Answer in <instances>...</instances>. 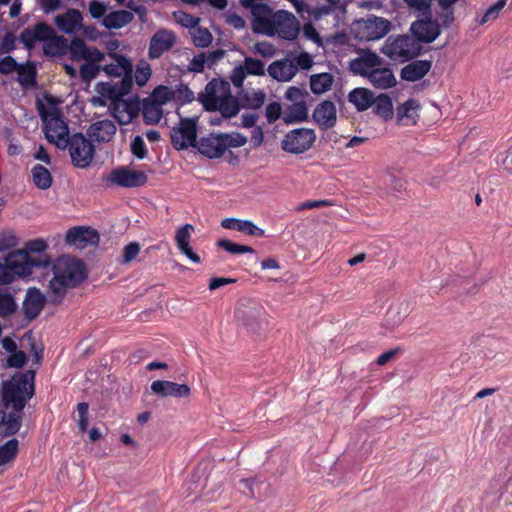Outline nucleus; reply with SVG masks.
<instances>
[{
  "label": "nucleus",
  "mask_w": 512,
  "mask_h": 512,
  "mask_svg": "<svg viewBox=\"0 0 512 512\" xmlns=\"http://www.w3.org/2000/svg\"><path fill=\"white\" fill-rule=\"evenodd\" d=\"M48 244L42 238L28 241L23 249L10 252L6 261L14 279L30 276L37 269H49L50 258L45 254Z\"/></svg>",
  "instance_id": "1"
},
{
  "label": "nucleus",
  "mask_w": 512,
  "mask_h": 512,
  "mask_svg": "<svg viewBox=\"0 0 512 512\" xmlns=\"http://www.w3.org/2000/svg\"><path fill=\"white\" fill-rule=\"evenodd\" d=\"M51 271L53 277L48 283V295L53 302H60L68 288L78 285L85 278L83 263L68 256L58 258Z\"/></svg>",
  "instance_id": "2"
},
{
  "label": "nucleus",
  "mask_w": 512,
  "mask_h": 512,
  "mask_svg": "<svg viewBox=\"0 0 512 512\" xmlns=\"http://www.w3.org/2000/svg\"><path fill=\"white\" fill-rule=\"evenodd\" d=\"M199 100L206 110L219 111L225 118L234 117L240 111L238 100L231 94L230 84L221 79L210 81Z\"/></svg>",
  "instance_id": "3"
},
{
  "label": "nucleus",
  "mask_w": 512,
  "mask_h": 512,
  "mask_svg": "<svg viewBox=\"0 0 512 512\" xmlns=\"http://www.w3.org/2000/svg\"><path fill=\"white\" fill-rule=\"evenodd\" d=\"M33 371L16 373L9 381L3 383L2 405L6 409L22 411L27 401L34 395Z\"/></svg>",
  "instance_id": "4"
},
{
  "label": "nucleus",
  "mask_w": 512,
  "mask_h": 512,
  "mask_svg": "<svg viewBox=\"0 0 512 512\" xmlns=\"http://www.w3.org/2000/svg\"><path fill=\"white\" fill-rule=\"evenodd\" d=\"M37 110L44 123V132L47 140L58 148H66L68 144V126L61 118L56 104L51 101H38Z\"/></svg>",
  "instance_id": "5"
},
{
  "label": "nucleus",
  "mask_w": 512,
  "mask_h": 512,
  "mask_svg": "<svg viewBox=\"0 0 512 512\" xmlns=\"http://www.w3.org/2000/svg\"><path fill=\"white\" fill-rule=\"evenodd\" d=\"M69 53L73 60L86 61L79 70L80 77L85 82H90L102 70L98 63L107 61L105 53L95 47L87 46L83 40L78 38L71 41Z\"/></svg>",
  "instance_id": "6"
},
{
  "label": "nucleus",
  "mask_w": 512,
  "mask_h": 512,
  "mask_svg": "<svg viewBox=\"0 0 512 512\" xmlns=\"http://www.w3.org/2000/svg\"><path fill=\"white\" fill-rule=\"evenodd\" d=\"M420 44L414 38L399 35L386 39L381 52L392 61L405 62L416 57L420 52Z\"/></svg>",
  "instance_id": "7"
},
{
  "label": "nucleus",
  "mask_w": 512,
  "mask_h": 512,
  "mask_svg": "<svg viewBox=\"0 0 512 512\" xmlns=\"http://www.w3.org/2000/svg\"><path fill=\"white\" fill-rule=\"evenodd\" d=\"M235 317L239 324L253 333H260L269 325L268 314L260 304H241L236 310Z\"/></svg>",
  "instance_id": "8"
},
{
  "label": "nucleus",
  "mask_w": 512,
  "mask_h": 512,
  "mask_svg": "<svg viewBox=\"0 0 512 512\" xmlns=\"http://www.w3.org/2000/svg\"><path fill=\"white\" fill-rule=\"evenodd\" d=\"M300 32V25L297 18L286 10H278L275 12L271 22V27L264 35H278L285 40H295Z\"/></svg>",
  "instance_id": "9"
},
{
  "label": "nucleus",
  "mask_w": 512,
  "mask_h": 512,
  "mask_svg": "<svg viewBox=\"0 0 512 512\" xmlns=\"http://www.w3.org/2000/svg\"><path fill=\"white\" fill-rule=\"evenodd\" d=\"M147 175L143 171L134 170L127 166H120L113 169L104 181L108 187L118 186L125 188H135L146 184Z\"/></svg>",
  "instance_id": "10"
},
{
  "label": "nucleus",
  "mask_w": 512,
  "mask_h": 512,
  "mask_svg": "<svg viewBox=\"0 0 512 512\" xmlns=\"http://www.w3.org/2000/svg\"><path fill=\"white\" fill-rule=\"evenodd\" d=\"M72 163L78 168H86L94 158L92 143L82 134H74L67 144Z\"/></svg>",
  "instance_id": "11"
},
{
  "label": "nucleus",
  "mask_w": 512,
  "mask_h": 512,
  "mask_svg": "<svg viewBox=\"0 0 512 512\" xmlns=\"http://www.w3.org/2000/svg\"><path fill=\"white\" fill-rule=\"evenodd\" d=\"M315 140L314 130L308 128L293 129L285 135L282 141V149L293 154L304 153L312 147Z\"/></svg>",
  "instance_id": "12"
},
{
  "label": "nucleus",
  "mask_w": 512,
  "mask_h": 512,
  "mask_svg": "<svg viewBox=\"0 0 512 512\" xmlns=\"http://www.w3.org/2000/svg\"><path fill=\"white\" fill-rule=\"evenodd\" d=\"M355 29L360 40H378L390 31V22L381 17L371 16L357 21Z\"/></svg>",
  "instance_id": "13"
},
{
  "label": "nucleus",
  "mask_w": 512,
  "mask_h": 512,
  "mask_svg": "<svg viewBox=\"0 0 512 512\" xmlns=\"http://www.w3.org/2000/svg\"><path fill=\"white\" fill-rule=\"evenodd\" d=\"M197 137V120L194 118L181 119L179 124L171 131V141L178 149L195 146Z\"/></svg>",
  "instance_id": "14"
},
{
  "label": "nucleus",
  "mask_w": 512,
  "mask_h": 512,
  "mask_svg": "<svg viewBox=\"0 0 512 512\" xmlns=\"http://www.w3.org/2000/svg\"><path fill=\"white\" fill-rule=\"evenodd\" d=\"M240 3L250 8L253 15V30L259 34H265L271 27L275 12L266 4L253 3V0H240Z\"/></svg>",
  "instance_id": "15"
},
{
  "label": "nucleus",
  "mask_w": 512,
  "mask_h": 512,
  "mask_svg": "<svg viewBox=\"0 0 512 512\" xmlns=\"http://www.w3.org/2000/svg\"><path fill=\"white\" fill-rule=\"evenodd\" d=\"M109 62L102 67V71L109 77L129 79L133 83V65L131 61L116 53L108 54Z\"/></svg>",
  "instance_id": "16"
},
{
  "label": "nucleus",
  "mask_w": 512,
  "mask_h": 512,
  "mask_svg": "<svg viewBox=\"0 0 512 512\" xmlns=\"http://www.w3.org/2000/svg\"><path fill=\"white\" fill-rule=\"evenodd\" d=\"M264 63L258 59L246 57L243 64L236 66L230 76L231 82L237 88H241L248 75H264Z\"/></svg>",
  "instance_id": "17"
},
{
  "label": "nucleus",
  "mask_w": 512,
  "mask_h": 512,
  "mask_svg": "<svg viewBox=\"0 0 512 512\" xmlns=\"http://www.w3.org/2000/svg\"><path fill=\"white\" fill-rule=\"evenodd\" d=\"M109 111L119 124L125 125L138 115L139 103L121 97L114 103H110Z\"/></svg>",
  "instance_id": "18"
},
{
  "label": "nucleus",
  "mask_w": 512,
  "mask_h": 512,
  "mask_svg": "<svg viewBox=\"0 0 512 512\" xmlns=\"http://www.w3.org/2000/svg\"><path fill=\"white\" fill-rule=\"evenodd\" d=\"M132 86V82L127 78L125 80H120L119 82H99L96 85L95 90L97 94L107 98L110 103H114L121 97L129 94Z\"/></svg>",
  "instance_id": "19"
},
{
  "label": "nucleus",
  "mask_w": 512,
  "mask_h": 512,
  "mask_svg": "<svg viewBox=\"0 0 512 512\" xmlns=\"http://www.w3.org/2000/svg\"><path fill=\"white\" fill-rule=\"evenodd\" d=\"M383 64V60L373 52H364L359 57L353 59L349 63L351 72L356 75L368 78L378 66Z\"/></svg>",
  "instance_id": "20"
},
{
  "label": "nucleus",
  "mask_w": 512,
  "mask_h": 512,
  "mask_svg": "<svg viewBox=\"0 0 512 512\" xmlns=\"http://www.w3.org/2000/svg\"><path fill=\"white\" fill-rule=\"evenodd\" d=\"M66 241L70 245L84 249L89 245H96L99 242V234L92 228L76 227L67 232Z\"/></svg>",
  "instance_id": "21"
},
{
  "label": "nucleus",
  "mask_w": 512,
  "mask_h": 512,
  "mask_svg": "<svg viewBox=\"0 0 512 512\" xmlns=\"http://www.w3.org/2000/svg\"><path fill=\"white\" fill-rule=\"evenodd\" d=\"M411 32L419 42L431 43L440 35L441 30L437 21L427 17L414 22L411 25Z\"/></svg>",
  "instance_id": "22"
},
{
  "label": "nucleus",
  "mask_w": 512,
  "mask_h": 512,
  "mask_svg": "<svg viewBox=\"0 0 512 512\" xmlns=\"http://www.w3.org/2000/svg\"><path fill=\"white\" fill-rule=\"evenodd\" d=\"M150 388L154 394L161 397L173 396L176 398H187L191 393L188 385L166 380H156L152 382Z\"/></svg>",
  "instance_id": "23"
},
{
  "label": "nucleus",
  "mask_w": 512,
  "mask_h": 512,
  "mask_svg": "<svg viewBox=\"0 0 512 512\" xmlns=\"http://www.w3.org/2000/svg\"><path fill=\"white\" fill-rule=\"evenodd\" d=\"M267 71L273 79L279 82H288L297 74V64L292 58H284L272 62Z\"/></svg>",
  "instance_id": "24"
},
{
  "label": "nucleus",
  "mask_w": 512,
  "mask_h": 512,
  "mask_svg": "<svg viewBox=\"0 0 512 512\" xmlns=\"http://www.w3.org/2000/svg\"><path fill=\"white\" fill-rule=\"evenodd\" d=\"M313 119L321 129L333 127L337 120L335 104L328 100L319 103L314 109Z\"/></svg>",
  "instance_id": "25"
},
{
  "label": "nucleus",
  "mask_w": 512,
  "mask_h": 512,
  "mask_svg": "<svg viewBox=\"0 0 512 512\" xmlns=\"http://www.w3.org/2000/svg\"><path fill=\"white\" fill-rule=\"evenodd\" d=\"M175 43V35L168 30L157 31L150 41L149 57L159 58L164 52L168 51Z\"/></svg>",
  "instance_id": "26"
},
{
  "label": "nucleus",
  "mask_w": 512,
  "mask_h": 512,
  "mask_svg": "<svg viewBox=\"0 0 512 512\" xmlns=\"http://www.w3.org/2000/svg\"><path fill=\"white\" fill-rule=\"evenodd\" d=\"M21 412L16 409H6L1 405L0 409V435H13L20 429Z\"/></svg>",
  "instance_id": "27"
},
{
  "label": "nucleus",
  "mask_w": 512,
  "mask_h": 512,
  "mask_svg": "<svg viewBox=\"0 0 512 512\" xmlns=\"http://www.w3.org/2000/svg\"><path fill=\"white\" fill-rule=\"evenodd\" d=\"M117 128L109 119L99 120L91 124L87 130L88 136L96 142H109L116 134Z\"/></svg>",
  "instance_id": "28"
},
{
  "label": "nucleus",
  "mask_w": 512,
  "mask_h": 512,
  "mask_svg": "<svg viewBox=\"0 0 512 512\" xmlns=\"http://www.w3.org/2000/svg\"><path fill=\"white\" fill-rule=\"evenodd\" d=\"M421 105L418 100L410 98L397 107L396 118L397 122L403 126H410L416 124L419 118V111Z\"/></svg>",
  "instance_id": "29"
},
{
  "label": "nucleus",
  "mask_w": 512,
  "mask_h": 512,
  "mask_svg": "<svg viewBox=\"0 0 512 512\" xmlns=\"http://www.w3.org/2000/svg\"><path fill=\"white\" fill-rule=\"evenodd\" d=\"M221 226L224 229L235 230L247 236L263 237L265 235V231L250 220L224 218L221 221Z\"/></svg>",
  "instance_id": "30"
},
{
  "label": "nucleus",
  "mask_w": 512,
  "mask_h": 512,
  "mask_svg": "<svg viewBox=\"0 0 512 512\" xmlns=\"http://www.w3.org/2000/svg\"><path fill=\"white\" fill-rule=\"evenodd\" d=\"M367 81L373 87L381 90L392 88L397 83L396 77L392 70L389 67L383 66V64L378 66L373 72L370 73Z\"/></svg>",
  "instance_id": "31"
},
{
  "label": "nucleus",
  "mask_w": 512,
  "mask_h": 512,
  "mask_svg": "<svg viewBox=\"0 0 512 512\" xmlns=\"http://www.w3.org/2000/svg\"><path fill=\"white\" fill-rule=\"evenodd\" d=\"M55 24L64 33H75L82 28V15L76 9H69L55 18Z\"/></svg>",
  "instance_id": "32"
},
{
  "label": "nucleus",
  "mask_w": 512,
  "mask_h": 512,
  "mask_svg": "<svg viewBox=\"0 0 512 512\" xmlns=\"http://www.w3.org/2000/svg\"><path fill=\"white\" fill-rule=\"evenodd\" d=\"M198 151L208 158H220L224 155L220 134H210L200 139L197 145Z\"/></svg>",
  "instance_id": "33"
},
{
  "label": "nucleus",
  "mask_w": 512,
  "mask_h": 512,
  "mask_svg": "<svg viewBox=\"0 0 512 512\" xmlns=\"http://www.w3.org/2000/svg\"><path fill=\"white\" fill-rule=\"evenodd\" d=\"M51 32L52 28L50 26L39 23L33 28L25 29L20 35V40L28 49H31L37 43H42L44 38L48 37Z\"/></svg>",
  "instance_id": "34"
},
{
  "label": "nucleus",
  "mask_w": 512,
  "mask_h": 512,
  "mask_svg": "<svg viewBox=\"0 0 512 512\" xmlns=\"http://www.w3.org/2000/svg\"><path fill=\"white\" fill-rule=\"evenodd\" d=\"M44 302L45 297L38 289H29L23 303L26 317L29 319L35 318L42 310Z\"/></svg>",
  "instance_id": "35"
},
{
  "label": "nucleus",
  "mask_w": 512,
  "mask_h": 512,
  "mask_svg": "<svg viewBox=\"0 0 512 512\" xmlns=\"http://www.w3.org/2000/svg\"><path fill=\"white\" fill-rule=\"evenodd\" d=\"M431 69V63L425 60L414 61L401 70V78L406 81H418Z\"/></svg>",
  "instance_id": "36"
},
{
  "label": "nucleus",
  "mask_w": 512,
  "mask_h": 512,
  "mask_svg": "<svg viewBox=\"0 0 512 512\" xmlns=\"http://www.w3.org/2000/svg\"><path fill=\"white\" fill-rule=\"evenodd\" d=\"M42 44L44 53L50 56L62 55L68 47L67 40L56 35L53 29L50 35L44 38Z\"/></svg>",
  "instance_id": "37"
},
{
  "label": "nucleus",
  "mask_w": 512,
  "mask_h": 512,
  "mask_svg": "<svg viewBox=\"0 0 512 512\" xmlns=\"http://www.w3.org/2000/svg\"><path fill=\"white\" fill-rule=\"evenodd\" d=\"M374 94L367 88H355L348 95V100L358 111H365L372 106Z\"/></svg>",
  "instance_id": "38"
},
{
  "label": "nucleus",
  "mask_w": 512,
  "mask_h": 512,
  "mask_svg": "<svg viewBox=\"0 0 512 512\" xmlns=\"http://www.w3.org/2000/svg\"><path fill=\"white\" fill-rule=\"evenodd\" d=\"M133 18L132 12L118 10L104 16L102 23L108 29H119L130 23Z\"/></svg>",
  "instance_id": "39"
},
{
  "label": "nucleus",
  "mask_w": 512,
  "mask_h": 512,
  "mask_svg": "<svg viewBox=\"0 0 512 512\" xmlns=\"http://www.w3.org/2000/svg\"><path fill=\"white\" fill-rule=\"evenodd\" d=\"M222 51H215L210 53H200L193 57L190 61L188 68L192 72H202L205 68V65L212 66L216 61L222 58Z\"/></svg>",
  "instance_id": "40"
},
{
  "label": "nucleus",
  "mask_w": 512,
  "mask_h": 512,
  "mask_svg": "<svg viewBox=\"0 0 512 512\" xmlns=\"http://www.w3.org/2000/svg\"><path fill=\"white\" fill-rule=\"evenodd\" d=\"M408 315V306L404 303H397L390 306L385 317V326L393 329L400 325Z\"/></svg>",
  "instance_id": "41"
},
{
  "label": "nucleus",
  "mask_w": 512,
  "mask_h": 512,
  "mask_svg": "<svg viewBox=\"0 0 512 512\" xmlns=\"http://www.w3.org/2000/svg\"><path fill=\"white\" fill-rule=\"evenodd\" d=\"M334 82L330 73H318L310 76V88L314 94H323L331 89Z\"/></svg>",
  "instance_id": "42"
},
{
  "label": "nucleus",
  "mask_w": 512,
  "mask_h": 512,
  "mask_svg": "<svg viewBox=\"0 0 512 512\" xmlns=\"http://www.w3.org/2000/svg\"><path fill=\"white\" fill-rule=\"evenodd\" d=\"M372 105L375 114H377L384 120L392 118L393 104L391 98L388 95L381 94L377 97H374Z\"/></svg>",
  "instance_id": "43"
},
{
  "label": "nucleus",
  "mask_w": 512,
  "mask_h": 512,
  "mask_svg": "<svg viewBox=\"0 0 512 512\" xmlns=\"http://www.w3.org/2000/svg\"><path fill=\"white\" fill-rule=\"evenodd\" d=\"M31 174L37 188L46 190L52 185V176L44 166L35 165L31 170Z\"/></svg>",
  "instance_id": "44"
},
{
  "label": "nucleus",
  "mask_w": 512,
  "mask_h": 512,
  "mask_svg": "<svg viewBox=\"0 0 512 512\" xmlns=\"http://www.w3.org/2000/svg\"><path fill=\"white\" fill-rule=\"evenodd\" d=\"M143 119L147 124H157L163 115V109L157 103L147 99L143 104Z\"/></svg>",
  "instance_id": "45"
},
{
  "label": "nucleus",
  "mask_w": 512,
  "mask_h": 512,
  "mask_svg": "<svg viewBox=\"0 0 512 512\" xmlns=\"http://www.w3.org/2000/svg\"><path fill=\"white\" fill-rule=\"evenodd\" d=\"M243 105L249 109H258L260 108L266 99V94L262 89H253L251 91H247L241 96Z\"/></svg>",
  "instance_id": "46"
},
{
  "label": "nucleus",
  "mask_w": 512,
  "mask_h": 512,
  "mask_svg": "<svg viewBox=\"0 0 512 512\" xmlns=\"http://www.w3.org/2000/svg\"><path fill=\"white\" fill-rule=\"evenodd\" d=\"M19 442L12 438L0 446V467L12 462L18 454Z\"/></svg>",
  "instance_id": "47"
},
{
  "label": "nucleus",
  "mask_w": 512,
  "mask_h": 512,
  "mask_svg": "<svg viewBox=\"0 0 512 512\" xmlns=\"http://www.w3.org/2000/svg\"><path fill=\"white\" fill-rule=\"evenodd\" d=\"M224 153L228 148H239L244 146L248 139L238 132L220 133Z\"/></svg>",
  "instance_id": "48"
},
{
  "label": "nucleus",
  "mask_w": 512,
  "mask_h": 512,
  "mask_svg": "<svg viewBox=\"0 0 512 512\" xmlns=\"http://www.w3.org/2000/svg\"><path fill=\"white\" fill-rule=\"evenodd\" d=\"M148 99L162 107L164 104L173 101L172 88L160 85L153 90Z\"/></svg>",
  "instance_id": "49"
},
{
  "label": "nucleus",
  "mask_w": 512,
  "mask_h": 512,
  "mask_svg": "<svg viewBox=\"0 0 512 512\" xmlns=\"http://www.w3.org/2000/svg\"><path fill=\"white\" fill-rule=\"evenodd\" d=\"M151 75H152V69L148 62L140 61L136 65V69L134 72V80H135V83L139 87L145 86L147 84V82L149 81Z\"/></svg>",
  "instance_id": "50"
},
{
  "label": "nucleus",
  "mask_w": 512,
  "mask_h": 512,
  "mask_svg": "<svg viewBox=\"0 0 512 512\" xmlns=\"http://www.w3.org/2000/svg\"><path fill=\"white\" fill-rule=\"evenodd\" d=\"M193 43L198 47H207L212 41V35L208 29L195 27L190 30Z\"/></svg>",
  "instance_id": "51"
},
{
  "label": "nucleus",
  "mask_w": 512,
  "mask_h": 512,
  "mask_svg": "<svg viewBox=\"0 0 512 512\" xmlns=\"http://www.w3.org/2000/svg\"><path fill=\"white\" fill-rule=\"evenodd\" d=\"M288 117L291 121H304L308 117V110L305 101L292 103L288 107Z\"/></svg>",
  "instance_id": "52"
},
{
  "label": "nucleus",
  "mask_w": 512,
  "mask_h": 512,
  "mask_svg": "<svg viewBox=\"0 0 512 512\" xmlns=\"http://www.w3.org/2000/svg\"><path fill=\"white\" fill-rule=\"evenodd\" d=\"M173 101L179 104L190 103L194 100V93L188 86L180 84L172 88Z\"/></svg>",
  "instance_id": "53"
},
{
  "label": "nucleus",
  "mask_w": 512,
  "mask_h": 512,
  "mask_svg": "<svg viewBox=\"0 0 512 512\" xmlns=\"http://www.w3.org/2000/svg\"><path fill=\"white\" fill-rule=\"evenodd\" d=\"M217 245L223 248L225 251L231 254H245L254 253V249L250 246L236 244L227 239H221L217 242Z\"/></svg>",
  "instance_id": "54"
},
{
  "label": "nucleus",
  "mask_w": 512,
  "mask_h": 512,
  "mask_svg": "<svg viewBox=\"0 0 512 512\" xmlns=\"http://www.w3.org/2000/svg\"><path fill=\"white\" fill-rule=\"evenodd\" d=\"M193 231L194 227L191 224H185L177 229L175 234V242L177 248H182L190 244Z\"/></svg>",
  "instance_id": "55"
},
{
  "label": "nucleus",
  "mask_w": 512,
  "mask_h": 512,
  "mask_svg": "<svg viewBox=\"0 0 512 512\" xmlns=\"http://www.w3.org/2000/svg\"><path fill=\"white\" fill-rule=\"evenodd\" d=\"M507 0H498L495 4L491 5L480 20V24L494 20L499 16L501 10L505 7Z\"/></svg>",
  "instance_id": "56"
},
{
  "label": "nucleus",
  "mask_w": 512,
  "mask_h": 512,
  "mask_svg": "<svg viewBox=\"0 0 512 512\" xmlns=\"http://www.w3.org/2000/svg\"><path fill=\"white\" fill-rule=\"evenodd\" d=\"M16 304L13 297L8 293H0V315H8L14 312Z\"/></svg>",
  "instance_id": "57"
},
{
  "label": "nucleus",
  "mask_w": 512,
  "mask_h": 512,
  "mask_svg": "<svg viewBox=\"0 0 512 512\" xmlns=\"http://www.w3.org/2000/svg\"><path fill=\"white\" fill-rule=\"evenodd\" d=\"M253 50L256 54H259L266 58L273 57L276 53L274 45L267 41L256 43L253 47Z\"/></svg>",
  "instance_id": "58"
},
{
  "label": "nucleus",
  "mask_w": 512,
  "mask_h": 512,
  "mask_svg": "<svg viewBox=\"0 0 512 512\" xmlns=\"http://www.w3.org/2000/svg\"><path fill=\"white\" fill-rule=\"evenodd\" d=\"M17 245V238L12 232L0 234V252H6Z\"/></svg>",
  "instance_id": "59"
},
{
  "label": "nucleus",
  "mask_w": 512,
  "mask_h": 512,
  "mask_svg": "<svg viewBox=\"0 0 512 512\" xmlns=\"http://www.w3.org/2000/svg\"><path fill=\"white\" fill-rule=\"evenodd\" d=\"M175 18L179 24L184 27H188L193 30L199 23L197 17L191 16L185 12H178L175 14Z\"/></svg>",
  "instance_id": "60"
},
{
  "label": "nucleus",
  "mask_w": 512,
  "mask_h": 512,
  "mask_svg": "<svg viewBox=\"0 0 512 512\" xmlns=\"http://www.w3.org/2000/svg\"><path fill=\"white\" fill-rule=\"evenodd\" d=\"M225 22L233 28L240 30L245 27L244 19L233 11H227L224 14Z\"/></svg>",
  "instance_id": "61"
},
{
  "label": "nucleus",
  "mask_w": 512,
  "mask_h": 512,
  "mask_svg": "<svg viewBox=\"0 0 512 512\" xmlns=\"http://www.w3.org/2000/svg\"><path fill=\"white\" fill-rule=\"evenodd\" d=\"M132 153L139 159H143L147 155L144 140L141 136H136L131 142Z\"/></svg>",
  "instance_id": "62"
},
{
  "label": "nucleus",
  "mask_w": 512,
  "mask_h": 512,
  "mask_svg": "<svg viewBox=\"0 0 512 512\" xmlns=\"http://www.w3.org/2000/svg\"><path fill=\"white\" fill-rule=\"evenodd\" d=\"M140 251V245L137 242H130L123 249V262L129 263L136 258Z\"/></svg>",
  "instance_id": "63"
},
{
  "label": "nucleus",
  "mask_w": 512,
  "mask_h": 512,
  "mask_svg": "<svg viewBox=\"0 0 512 512\" xmlns=\"http://www.w3.org/2000/svg\"><path fill=\"white\" fill-rule=\"evenodd\" d=\"M295 64H297V71L300 69L308 70L313 65V59L310 54L306 52H302L298 54L296 57L292 58Z\"/></svg>",
  "instance_id": "64"
}]
</instances>
